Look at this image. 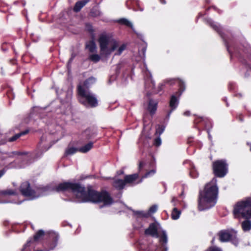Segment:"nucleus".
<instances>
[{
  "instance_id": "dca6fc26",
  "label": "nucleus",
  "mask_w": 251,
  "mask_h": 251,
  "mask_svg": "<svg viewBox=\"0 0 251 251\" xmlns=\"http://www.w3.org/2000/svg\"><path fill=\"white\" fill-rule=\"evenodd\" d=\"M158 101L156 100L151 99L149 101L148 110L151 115L155 113L158 105Z\"/></svg>"
},
{
  "instance_id": "c85d7f7f",
  "label": "nucleus",
  "mask_w": 251,
  "mask_h": 251,
  "mask_svg": "<svg viewBox=\"0 0 251 251\" xmlns=\"http://www.w3.org/2000/svg\"><path fill=\"white\" fill-rule=\"evenodd\" d=\"M28 132L27 130H26L25 131L22 132L21 133H18L15 134L14 136H12V137L8 139V141L9 142H13L16 141L17 139H18L20 137H21L22 135H25Z\"/></svg>"
},
{
  "instance_id": "4be33fe9",
  "label": "nucleus",
  "mask_w": 251,
  "mask_h": 251,
  "mask_svg": "<svg viewBox=\"0 0 251 251\" xmlns=\"http://www.w3.org/2000/svg\"><path fill=\"white\" fill-rule=\"evenodd\" d=\"M16 193L14 190L11 189H7L5 190L0 191V198L6 196L15 195ZM5 201H0V203H4Z\"/></svg>"
},
{
  "instance_id": "79ce46f5",
  "label": "nucleus",
  "mask_w": 251,
  "mask_h": 251,
  "mask_svg": "<svg viewBox=\"0 0 251 251\" xmlns=\"http://www.w3.org/2000/svg\"><path fill=\"white\" fill-rule=\"evenodd\" d=\"M56 241H55V245L53 247H52L50 249V250H47V249H46V250H37L36 251H50V250H53V248L55 247V246H56Z\"/></svg>"
},
{
  "instance_id": "20e7f679",
  "label": "nucleus",
  "mask_w": 251,
  "mask_h": 251,
  "mask_svg": "<svg viewBox=\"0 0 251 251\" xmlns=\"http://www.w3.org/2000/svg\"><path fill=\"white\" fill-rule=\"evenodd\" d=\"M217 182V179L213 178L205 185L204 189L200 192L198 199V209L200 211L209 209L216 204L219 192Z\"/></svg>"
},
{
  "instance_id": "412c9836",
  "label": "nucleus",
  "mask_w": 251,
  "mask_h": 251,
  "mask_svg": "<svg viewBox=\"0 0 251 251\" xmlns=\"http://www.w3.org/2000/svg\"><path fill=\"white\" fill-rule=\"evenodd\" d=\"M86 49L90 52H95L96 51L97 46L93 40L86 43Z\"/></svg>"
},
{
  "instance_id": "a18cd8bd",
  "label": "nucleus",
  "mask_w": 251,
  "mask_h": 251,
  "mask_svg": "<svg viewBox=\"0 0 251 251\" xmlns=\"http://www.w3.org/2000/svg\"><path fill=\"white\" fill-rule=\"evenodd\" d=\"M204 119L203 118H200L197 119L196 120L195 122L198 123L199 122H201V121H204Z\"/></svg>"
},
{
  "instance_id": "f704fd0d",
  "label": "nucleus",
  "mask_w": 251,
  "mask_h": 251,
  "mask_svg": "<svg viewBox=\"0 0 251 251\" xmlns=\"http://www.w3.org/2000/svg\"><path fill=\"white\" fill-rule=\"evenodd\" d=\"M91 14L92 16L96 17L100 15V12L96 9H93L91 12Z\"/></svg>"
},
{
  "instance_id": "ea45409f",
  "label": "nucleus",
  "mask_w": 251,
  "mask_h": 251,
  "mask_svg": "<svg viewBox=\"0 0 251 251\" xmlns=\"http://www.w3.org/2000/svg\"><path fill=\"white\" fill-rule=\"evenodd\" d=\"M86 27L89 31H90L91 32H93V29L92 26L90 24H86Z\"/></svg>"
},
{
  "instance_id": "6ab92c4d",
  "label": "nucleus",
  "mask_w": 251,
  "mask_h": 251,
  "mask_svg": "<svg viewBox=\"0 0 251 251\" xmlns=\"http://www.w3.org/2000/svg\"><path fill=\"white\" fill-rule=\"evenodd\" d=\"M113 185L116 188L121 190L124 188L126 185V182L124 180L117 179H115L113 182Z\"/></svg>"
},
{
  "instance_id": "09e8293b",
  "label": "nucleus",
  "mask_w": 251,
  "mask_h": 251,
  "mask_svg": "<svg viewBox=\"0 0 251 251\" xmlns=\"http://www.w3.org/2000/svg\"><path fill=\"white\" fill-rule=\"evenodd\" d=\"M160 0V2L163 3V4H165L166 3V2L164 0Z\"/></svg>"
},
{
  "instance_id": "864d4df0",
  "label": "nucleus",
  "mask_w": 251,
  "mask_h": 251,
  "mask_svg": "<svg viewBox=\"0 0 251 251\" xmlns=\"http://www.w3.org/2000/svg\"><path fill=\"white\" fill-rule=\"evenodd\" d=\"M237 96L239 97H242V95L241 94H238L237 95Z\"/></svg>"
},
{
  "instance_id": "0eeeda50",
  "label": "nucleus",
  "mask_w": 251,
  "mask_h": 251,
  "mask_svg": "<svg viewBox=\"0 0 251 251\" xmlns=\"http://www.w3.org/2000/svg\"><path fill=\"white\" fill-rule=\"evenodd\" d=\"M176 81H177L178 84L179 89L175 93L172 95L170 97L169 101V107L170 108V110L168 112L167 114V118L168 119L169 118L172 112L177 107L179 103L180 98L185 89L184 82L180 79H167L166 82L170 85H173Z\"/></svg>"
},
{
  "instance_id": "5fc2aeb1",
  "label": "nucleus",
  "mask_w": 251,
  "mask_h": 251,
  "mask_svg": "<svg viewBox=\"0 0 251 251\" xmlns=\"http://www.w3.org/2000/svg\"><path fill=\"white\" fill-rule=\"evenodd\" d=\"M201 16H202V14H201V13H199V17H201Z\"/></svg>"
},
{
  "instance_id": "f3484780",
  "label": "nucleus",
  "mask_w": 251,
  "mask_h": 251,
  "mask_svg": "<svg viewBox=\"0 0 251 251\" xmlns=\"http://www.w3.org/2000/svg\"><path fill=\"white\" fill-rule=\"evenodd\" d=\"M44 235V231L43 230H39L34 235L33 240H28L26 244L24 246V248H26V247L29 246L30 244L33 241H37L39 240Z\"/></svg>"
},
{
  "instance_id": "3c124183",
  "label": "nucleus",
  "mask_w": 251,
  "mask_h": 251,
  "mask_svg": "<svg viewBox=\"0 0 251 251\" xmlns=\"http://www.w3.org/2000/svg\"><path fill=\"white\" fill-rule=\"evenodd\" d=\"M232 85H233V83H230V84H229V89H232V88L231 87V86H232Z\"/></svg>"
},
{
  "instance_id": "4c0bfd02",
  "label": "nucleus",
  "mask_w": 251,
  "mask_h": 251,
  "mask_svg": "<svg viewBox=\"0 0 251 251\" xmlns=\"http://www.w3.org/2000/svg\"><path fill=\"white\" fill-rule=\"evenodd\" d=\"M90 133V129H87L83 133V136H86V139H89L91 138V137L89 135V133Z\"/></svg>"
},
{
  "instance_id": "8fccbe9b",
  "label": "nucleus",
  "mask_w": 251,
  "mask_h": 251,
  "mask_svg": "<svg viewBox=\"0 0 251 251\" xmlns=\"http://www.w3.org/2000/svg\"><path fill=\"white\" fill-rule=\"evenodd\" d=\"M208 138L210 140H211L212 138V137H211V135L209 134V132H208Z\"/></svg>"
},
{
  "instance_id": "6e6552de",
  "label": "nucleus",
  "mask_w": 251,
  "mask_h": 251,
  "mask_svg": "<svg viewBox=\"0 0 251 251\" xmlns=\"http://www.w3.org/2000/svg\"><path fill=\"white\" fill-rule=\"evenodd\" d=\"M79 101L87 107H96L98 105V100L96 95L89 89L82 87L81 84L77 86Z\"/></svg>"
},
{
  "instance_id": "393cba45",
  "label": "nucleus",
  "mask_w": 251,
  "mask_h": 251,
  "mask_svg": "<svg viewBox=\"0 0 251 251\" xmlns=\"http://www.w3.org/2000/svg\"><path fill=\"white\" fill-rule=\"evenodd\" d=\"M93 146V143L90 142L83 147L79 148V151L82 153H86L89 151Z\"/></svg>"
},
{
  "instance_id": "f03ea898",
  "label": "nucleus",
  "mask_w": 251,
  "mask_h": 251,
  "mask_svg": "<svg viewBox=\"0 0 251 251\" xmlns=\"http://www.w3.org/2000/svg\"><path fill=\"white\" fill-rule=\"evenodd\" d=\"M205 22L217 31L224 40L227 50L230 55L239 57L240 61L251 70V47L246 43L237 45L234 40L223 35L220 25L211 19H205Z\"/></svg>"
},
{
  "instance_id": "bb28decb",
  "label": "nucleus",
  "mask_w": 251,
  "mask_h": 251,
  "mask_svg": "<svg viewBox=\"0 0 251 251\" xmlns=\"http://www.w3.org/2000/svg\"><path fill=\"white\" fill-rule=\"evenodd\" d=\"M118 22L119 23H120V24L126 25L127 26L131 27L132 30L134 32H135L132 24L129 21H128L127 19H125V18L120 19L118 20Z\"/></svg>"
},
{
  "instance_id": "9d476101",
  "label": "nucleus",
  "mask_w": 251,
  "mask_h": 251,
  "mask_svg": "<svg viewBox=\"0 0 251 251\" xmlns=\"http://www.w3.org/2000/svg\"><path fill=\"white\" fill-rule=\"evenodd\" d=\"M236 234L237 232L233 229L222 230L219 233V239L223 242L230 240L233 244L237 246L238 244V240Z\"/></svg>"
},
{
  "instance_id": "5701e85b",
  "label": "nucleus",
  "mask_w": 251,
  "mask_h": 251,
  "mask_svg": "<svg viewBox=\"0 0 251 251\" xmlns=\"http://www.w3.org/2000/svg\"><path fill=\"white\" fill-rule=\"evenodd\" d=\"M241 227L244 231H249L251 229V222L246 219L241 223Z\"/></svg>"
},
{
  "instance_id": "aec40b11",
  "label": "nucleus",
  "mask_w": 251,
  "mask_h": 251,
  "mask_svg": "<svg viewBox=\"0 0 251 251\" xmlns=\"http://www.w3.org/2000/svg\"><path fill=\"white\" fill-rule=\"evenodd\" d=\"M96 81V78L93 76H91L84 81L83 85H81L82 87L85 88V89H88V88L90 87L93 84H94Z\"/></svg>"
},
{
  "instance_id": "c756f323",
  "label": "nucleus",
  "mask_w": 251,
  "mask_h": 251,
  "mask_svg": "<svg viewBox=\"0 0 251 251\" xmlns=\"http://www.w3.org/2000/svg\"><path fill=\"white\" fill-rule=\"evenodd\" d=\"M89 59L92 61L96 63L100 61V56L98 54H92L89 56Z\"/></svg>"
},
{
  "instance_id": "473e14b6",
  "label": "nucleus",
  "mask_w": 251,
  "mask_h": 251,
  "mask_svg": "<svg viewBox=\"0 0 251 251\" xmlns=\"http://www.w3.org/2000/svg\"><path fill=\"white\" fill-rule=\"evenodd\" d=\"M156 173V170L155 169H152L150 171L147 172L145 175L143 176V178H146L151 176H152L155 174Z\"/></svg>"
},
{
  "instance_id": "58836bf2",
  "label": "nucleus",
  "mask_w": 251,
  "mask_h": 251,
  "mask_svg": "<svg viewBox=\"0 0 251 251\" xmlns=\"http://www.w3.org/2000/svg\"><path fill=\"white\" fill-rule=\"evenodd\" d=\"M164 86V84H163V83L160 84L158 86V88H157V90L156 92L157 93H159L160 92H161L163 90Z\"/></svg>"
},
{
  "instance_id": "ddd939ff",
  "label": "nucleus",
  "mask_w": 251,
  "mask_h": 251,
  "mask_svg": "<svg viewBox=\"0 0 251 251\" xmlns=\"http://www.w3.org/2000/svg\"><path fill=\"white\" fill-rule=\"evenodd\" d=\"M178 202L177 199L173 197L172 198L171 202L173 203V205L175 206V207L173 208L172 212V218L173 220H177L178 219L180 215L181 211L177 209V208L176 207V203Z\"/></svg>"
},
{
  "instance_id": "a878e982",
  "label": "nucleus",
  "mask_w": 251,
  "mask_h": 251,
  "mask_svg": "<svg viewBox=\"0 0 251 251\" xmlns=\"http://www.w3.org/2000/svg\"><path fill=\"white\" fill-rule=\"evenodd\" d=\"M134 215L137 218H148L150 217V214L147 211H133Z\"/></svg>"
},
{
  "instance_id": "72a5a7b5",
  "label": "nucleus",
  "mask_w": 251,
  "mask_h": 251,
  "mask_svg": "<svg viewBox=\"0 0 251 251\" xmlns=\"http://www.w3.org/2000/svg\"><path fill=\"white\" fill-rule=\"evenodd\" d=\"M157 205H153L150 208L149 211L147 212L149 213L150 215L151 214L155 213L157 211Z\"/></svg>"
},
{
  "instance_id": "f8f14e48",
  "label": "nucleus",
  "mask_w": 251,
  "mask_h": 251,
  "mask_svg": "<svg viewBox=\"0 0 251 251\" xmlns=\"http://www.w3.org/2000/svg\"><path fill=\"white\" fill-rule=\"evenodd\" d=\"M146 70L144 72L145 76V86L146 88L154 89L155 87V82L152 78L150 72L148 70L147 65L144 64Z\"/></svg>"
},
{
  "instance_id": "7ed1b4c3",
  "label": "nucleus",
  "mask_w": 251,
  "mask_h": 251,
  "mask_svg": "<svg viewBox=\"0 0 251 251\" xmlns=\"http://www.w3.org/2000/svg\"><path fill=\"white\" fill-rule=\"evenodd\" d=\"M145 234L152 237L159 238L158 243L153 244L144 242L139 243V248L147 251H168V236L166 231L163 230L158 223L151 224L146 229Z\"/></svg>"
},
{
  "instance_id": "e433bc0d",
  "label": "nucleus",
  "mask_w": 251,
  "mask_h": 251,
  "mask_svg": "<svg viewBox=\"0 0 251 251\" xmlns=\"http://www.w3.org/2000/svg\"><path fill=\"white\" fill-rule=\"evenodd\" d=\"M206 251H222L221 249L216 247H211Z\"/></svg>"
},
{
  "instance_id": "423d86ee",
  "label": "nucleus",
  "mask_w": 251,
  "mask_h": 251,
  "mask_svg": "<svg viewBox=\"0 0 251 251\" xmlns=\"http://www.w3.org/2000/svg\"><path fill=\"white\" fill-rule=\"evenodd\" d=\"M233 213L236 219L251 218V197L237 202L234 206Z\"/></svg>"
},
{
  "instance_id": "37998d69",
  "label": "nucleus",
  "mask_w": 251,
  "mask_h": 251,
  "mask_svg": "<svg viewBox=\"0 0 251 251\" xmlns=\"http://www.w3.org/2000/svg\"><path fill=\"white\" fill-rule=\"evenodd\" d=\"M183 115L186 116H189L190 115V111H186L183 113Z\"/></svg>"
},
{
  "instance_id": "cd10ccee",
  "label": "nucleus",
  "mask_w": 251,
  "mask_h": 251,
  "mask_svg": "<svg viewBox=\"0 0 251 251\" xmlns=\"http://www.w3.org/2000/svg\"><path fill=\"white\" fill-rule=\"evenodd\" d=\"M78 151H79V148L77 149L74 147H70L66 149L65 153L66 155H71L75 154Z\"/></svg>"
},
{
  "instance_id": "a19ab883",
  "label": "nucleus",
  "mask_w": 251,
  "mask_h": 251,
  "mask_svg": "<svg viewBox=\"0 0 251 251\" xmlns=\"http://www.w3.org/2000/svg\"><path fill=\"white\" fill-rule=\"evenodd\" d=\"M146 51V47L143 48L142 49V53H143V58L144 60H145V58Z\"/></svg>"
},
{
  "instance_id": "c03bdc74",
  "label": "nucleus",
  "mask_w": 251,
  "mask_h": 251,
  "mask_svg": "<svg viewBox=\"0 0 251 251\" xmlns=\"http://www.w3.org/2000/svg\"><path fill=\"white\" fill-rule=\"evenodd\" d=\"M71 92H68L67 93V100L69 101L71 98Z\"/></svg>"
},
{
  "instance_id": "6e6d98bb",
  "label": "nucleus",
  "mask_w": 251,
  "mask_h": 251,
  "mask_svg": "<svg viewBox=\"0 0 251 251\" xmlns=\"http://www.w3.org/2000/svg\"><path fill=\"white\" fill-rule=\"evenodd\" d=\"M37 107H34V110L36 109Z\"/></svg>"
},
{
  "instance_id": "603ef678",
  "label": "nucleus",
  "mask_w": 251,
  "mask_h": 251,
  "mask_svg": "<svg viewBox=\"0 0 251 251\" xmlns=\"http://www.w3.org/2000/svg\"><path fill=\"white\" fill-rule=\"evenodd\" d=\"M137 10H140L141 11H142L143 10V9L142 8L139 7Z\"/></svg>"
},
{
  "instance_id": "9b49d317",
  "label": "nucleus",
  "mask_w": 251,
  "mask_h": 251,
  "mask_svg": "<svg viewBox=\"0 0 251 251\" xmlns=\"http://www.w3.org/2000/svg\"><path fill=\"white\" fill-rule=\"evenodd\" d=\"M228 165L225 160H217L213 163V169L216 176L224 177L227 173Z\"/></svg>"
},
{
  "instance_id": "a211bd4d",
  "label": "nucleus",
  "mask_w": 251,
  "mask_h": 251,
  "mask_svg": "<svg viewBox=\"0 0 251 251\" xmlns=\"http://www.w3.org/2000/svg\"><path fill=\"white\" fill-rule=\"evenodd\" d=\"M89 1V0H82L76 2L74 8V11L76 12L79 11Z\"/></svg>"
},
{
  "instance_id": "2f4dec72",
  "label": "nucleus",
  "mask_w": 251,
  "mask_h": 251,
  "mask_svg": "<svg viewBox=\"0 0 251 251\" xmlns=\"http://www.w3.org/2000/svg\"><path fill=\"white\" fill-rule=\"evenodd\" d=\"M165 129L164 126L158 125L156 129V134L160 135L161 134Z\"/></svg>"
},
{
  "instance_id": "4468645a",
  "label": "nucleus",
  "mask_w": 251,
  "mask_h": 251,
  "mask_svg": "<svg viewBox=\"0 0 251 251\" xmlns=\"http://www.w3.org/2000/svg\"><path fill=\"white\" fill-rule=\"evenodd\" d=\"M185 164H188V167L189 169L190 176L192 178H197L199 176V173L195 168L193 163L190 160H186L184 162Z\"/></svg>"
},
{
  "instance_id": "7c9ffc66",
  "label": "nucleus",
  "mask_w": 251,
  "mask_h": 251,
  "mask_svg": "<svg viewBox=\"0 0 251 251\" xmlns=\"http://www.w3.org/2000/svg\"><path fill=\"white\" fill-rule=\"evenodd\" d=\"M126 45L125 44H123L121 46H120L116 51V52L115 53V55H120L122 54L123 51L125 50L126 49Z\"/></svg>"
},
{
  "instance_id": "49530a36",
  "label": "nucleus",
  "mask_w": 251,
  "mask_h": 251,
  "mask_svg": "<svg viewBox=\"0 0 251 251\" xmlns=\"http://www.w3.org/2000/svg\"><path fill=\"white\" fill-rule=\"evenodd\" d=\"M5 173V170L4 169L0 171V178L4 175Z\"/></svg>"
},
{
  "instance_id": "2eb2a0df",
  "label": "nucleus",
  "mask_w": 251,
  "mask_h": 251,
  "mask_svg": "<svg viewBox=\"0 0 251 251\" xmlns=\"http://www.w3.org/2000/svg\"><path fill=\"white\" fill-rule=\"evenodd\" d=\"M138 177V174H134L126 176L124 179L126 182V184L129 183L131 184L132 185H135L142 182V179H141L139 181L137 182H135V181H136Z\"/></svg>"
},
{
  "instance_id": "f257e3e1",
  "label": "nucleus",
  "mask_w": 251,
  "mask_h": 251,
  "mask_svg": "<svg viewBox=\"0 0 251 251\" xmlns=\"http://www.w3.org/2000/svg\"><path fill=\"white\" fill-rule=\"evenodd\" d=\"M53 191L62 192L69 197H73L75 199L74 201L77 202L101 203L102 204L100 206V208L110 206L113 202L112 198L106 191L98 192L90 189L86 191L85 187L79 183L64 182L59 183L54 188L47 186L34 190L31 187L29 182L26 181L23 182L20 187L21 193L28 197L29 200L48 195Z\"/></svg>"
},
{
  "instance_id": "de8ad7c7",
  "label": "nucleus",
  "mask_w": 251,
  "mask_h": 251,
  "mask_svg": "<svg viewBox=\"0 0 251 251\" xmlns=\"http://www.w3.org/2000/svg\"><path fill=\"white\" fill-rule=\"evenodd\" d=\"M75 55H73V54L72 55L71 58L70 59V60L69 61V63H71L72 61V60L74 59V58L75 57Z\"/></svg>"
},
{
  "instance_id": "c9c22d12",
  "label": "nucleus",
  "mask_w": 251,
  "mask_h": 251,
  "mask_svg": "<svg viewBox=\"0 0 251 251\" xmlns=\"http://www.w3.org/2000/svg\"><path fill=\"white\" fill-rule=\"evenodd\" d=\"M154 144L156 146H159L161 144V140L160 137L155 139L154 141Z\"/></svg>"
},
{
  "instance_id": "39448f33",
  "label": "nucleus",
  "mask_w": 251,
  "mask_h": 251,
  "mask_svg": "<svg viewBox=\"0 0 251 251\" xmlns=\"http://www.w3.org/2000/svg\"><path fill=\"white\" fill-rule=\"evenodd\" d=\"M98 42L102 57H108L119 47V42L110 34H101Z\"/></svg>"
},
{
  "instance_id": "1a4fd4ad",
  "label": "nucleus",
  "mask_w": 251,
  "mask_h": 251,
  "mask_svg": "<svg viewBox=\"0 0 251 251\" xmlns=\"http://www.w3.org/2000/svg\"><path fill=\"white\" fill-rule=\"evenodd\" d=\"M46 141V138L43 136L41 139V142L40 143L38 147V151L37 152H28L26 151H14L12 153L13 155H18V156H25L24 158L25 159H28L29 160H33V161L40 158L43 153L45 151H48L52 146V145H50L49 146H47L45 145V143H44Z\"/></svg>"
},
{
  "instance_id": "b1692460",
  "label": "nucleus",
  "mask_w": 251,
  "mask_h": 251,
  "mask_svg": "<svg viewBox=\"0 0 251 251\" xmlns=\"http://www.w3.org/2000/svg\"><path fill=\"white\" fill-rule=\"evenodd\" d=\"M150 165L153 166L154 165V163H152L151 164H148L144 161H140L139 163L138 170L140 172L144 170L147 171L149 168Z\"/></svg>"
},
{
  "instance_id": "4d7b16f0",
  "label": "nucleus",
  "mask_w": 251,
  "mask_h": 251,
  "mask_svg": "<svg viewBox=\"0 0 251 251\" xmlns=\"http://www.w3.org/2000/svg\"><path fill=\"white\" fill-rule=\"evenodd\" d=\"M250 151H251V146Z\"/></svg>"
}]
</instances>
